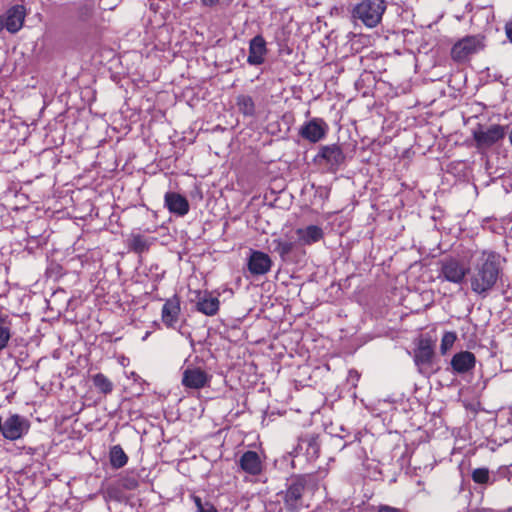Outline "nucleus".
Wrapping results in <instances>:
<instances>
[{"instance_id": "obj_1", "label": "nucleus", "mask_w": 512, "mask_h": 512, "mask_svg": "<svg viewBox=\"0 0 512 512\" xmlns=\"http://www.w3.org/2000/svg\"><path fill=\"white\" fill-rule=\"evenodd\" d=\"M500 272V256L495 252L482 251L469 267L471 290L485 297L497 283Z\"/></svg>"}, {"instance_id": "obj_2", "label": "nucleus", "mask_w": 512, "mask_h": 512, "mask_svg": "<svg viewBox=\"0 0 512 512\" xmlns=\"http://www.w3.org/2000/svg\"><path fill=\"white\" fill-rule=\"evenodd\" d=\"M316 486L314 476L299 474L291 476L286 483V490L282 492L285 508L291 512H297L304 507V497Z\"/></svg>"}, {"instance_id": "obj_3", "label": "nucleus", "mask_w": 512, "mask_h": 512, "mask_svg": "<svg viewBox=\"0 0 512 512\" xmlns=\"http://www.w3.org/2000/svg\"><path fill=\"white\" fill-rule=\"evenodd\" d=\"M385 10L386 2L384 0H362L354 6L352 17L366 27L374 28L381 22Z\"/></svg>"}, {"instance_id": "obj_4", "label": "nucleus", "mask_w": 512, "mask_h": 512, "mask_svg": "<svg viewBox=\"0 0 512 512\" xmlns=\"http://www.w3.org/2000/svg\"><path fill=\"white\" fill-rule=\"evenodd\" d=\"M437 278L444 282L460 285L468 275L469 266L461 259L453 256H446L438 262Z\"/></svg>"}, {"instance_id": "obj_5", "label": "nucleus", "mask_w": 512, "mask_h": 512, "mask_svg": "<svg viewBox=\"0 0 512 512\" xmlns=\"http://www.w3.org/2000/svg\"><path fill=\"white\" fill-rule=\"evenodd\" d=\"M506 130L507 126L500 124H492L489 126L478 124L477 127L472 130L475 148L479 151L490 149L504 139Z\"/></svg>"}, {"instance_id": "obj_6", "label": "nucleus", "mask_w": 512, "mask_h": 512, "mask_svg": "<svg viewBox=\"0 0 512 512\" xmlns=\"http://www.w3.org/2000/svg\"><path fill=\"white\" fill-rule=\"evenodd\" d=\"M345 160L346 156L337 144L321 146L314 159L317 164L324 165L330 173H336L345 163Z\"/></svg>"}, {"instance_id": "obj_7", "label": "nucleus", "mask_w": 512, "mask_h": 512, "mask_svg": "<svg viewBox=\"0 0 512 512\" xmlns=\"http://www.w3.org/2000/svg\"><path fill=\"white\" fill-rule=\"evenodd\" d=\"M31 423L23 415L10 414L3 422L2 437L9 441L22 439L29 433Z\"/></svg>"}, {"instance_id": "obj_8", "label": "nucleus", "mask_w": 512, "mask_h": 512, "mask_svg": "<svg viewBox=\"0 0 512 512\" xmlns=\"http://www.w3.org/2000/svg\"><path fill=\"white\" fill-rule=\"evenodd\" d=\"M483 48L482 38L479 36H466L453 45L451 57L456 62H465Z\"/></svg>"}, {"instance_id": "obj_9", "label": "nucleus", "mask_w": 512, "mask_h": 512, "mask_svg": "<svg viewBox=\"0 0 512 512\" xmlns=\"http://www.w3.org/2000/svg\"><path fill=\"white\" fill-rule=\"evenodd\" d=\"M25 17L26 9L23 5L10 7L5 15H0V32L6 29L12 34L17 33L23 27Z\"/></svg>"}, {"instance_id": "obj_10", "label": "nucleus", "mask_w": 512, "mask_h": 512, "mask_svg": "<svg viewBox=\"0 0 512 512\" xmlns=\"http://www.w3.org/2000/svg\"><path fill=\"white\" fill-rule=\"evenodd\" d=\"M327 131L328 125L322 118H313L300 127L299 135L311 143H317L326 136Z\"/></svg>"}, {"instance_id": "obj_11", "label": "nucleus", "mask_w": 512, "mask_h": 512, "mask_svg": "<svg viewBox=\"0 0 512 512\" xmlns=\"http://www.w3.org/2000/svg\"><path fill=\"white\" fill-rule=\"evenodd\" d=\"M212 376L200 367H187L182 373V385L190 389L209 386Z\"/></svg>"}, {"instance_id": "obj_12", "label": "nucleus", "mask_w": 512, "mask_h": 512, "mask_svg": "<svg viewBox=\"0 0 512 512\" xmlns=\"http://www.w3.org/2000/svg\"><path fill=\"white\" fill-rule=\"evenodd\" d=\"M434 350L428 342H421L414 351V362L420 373L426 374L434 372Z\"/></svg>"}, {"instance_id": "obj_13", "label": "nucleus", "mask_w": 512, "mask_h": 512, "mask_svg": "<svg viewBox=\"0 0 512 512\" xmlns=\"http://www.w3.org/2000/svg\"><path fill=\"white\" fill-rule=\"evenodd\" d=\"M239 471L249 475L258 476L263 472L264 464L256 451H245L238 460Z\"/></svg>"}, {"instance_id": "obj_14", "label": "nucleus", "mask_w": 512, "mask_h": 512, "mask_svg": "<svg viewBox=\"0 0 512 512\" xmlns=\"http://www.w3.org/2000/svg\"><path fill=\"white\" fill-rule=\"evenodd\" d=\"M268 53L267 43L262 35H256L249 41L247 63L259 66L265 62Z\"/></svg>"}, {"instance_id": "obj_15", "label": "nucleus", "mask_w": 512, "mask_h": 512, "mask_svg": "<svg viewBox=\"0 0 512 512\" xmlns=\"http://www.w3.org/2000/svg\"><path fill=\"white\" fill-rule=\"evenodd\" d=\"M247 266L252 275H265L271 270L272 260L268 254L262 251L251 250Z\"/></svg>"}, {"instance_id": "obj_16", "label": "nucleus", "mask_w": 512, "mask_h": 512, "mask_svg": "<svg viewBox=\"0 0 512 512\" xmlns=\"http://www.w3.org/2000/svg\"><path fill=\"white\" fill-rule=\"evenodd\" d=\"M180 298L177 295L167 299L162 307L161 319L167 328L175 329L180 317Z\"/></svg>"}, {"instance_id": "obj_17", "label": "nucleus", "mask_w": 512, "mask_h": 512, "mask_svg": "<svg viewBox=\"0 0 512 512\" xmlns=\"http://www.w3.org/2000/svg\"><path fill=\"white\" fill-rule=\"evenodd\" d=\"M196 310L207 316H214L218 313L220 301L207 291H195Z\"/></svg>"}, {"instance_id": "obj_18", "label": "nucleus", "mask_w": 512, "mask_h": 512, "mask_svg": "<svg viewBox=\"0 0 512 512\" xmlns=\"http://www.w3.org/2000/svg\"><path fill=\"white\" fill-rule=\"evenodd\" d=\"M164 205L170 213L177 216H185L189 212L188 200L177 192H166L164 196Z\"/></svg>"}, {"instance_id": "obj_19", "label": "nucleus", "mask_w": 512, "mask_h": 512, "mask_svg": "<svg viewBox=\"0 0 512 512\" xmlns=\"http://www.w3.org/2000/svg\"><path fill=\"white\" fill-rule=\"evenodd\" d=\"M476 357L470 351H460L451 359V367L455 374H464L474 369Z\"/></svg>"}, {"instance_id": "obj_20", "label": "nucleus", "mask_w": 512, "mask_h": 512, "mask_svg": "<svg viewBox=\"0 0 512 512\" xmlns=\"http://www.w3.org/2000/svg\"><path fill=\"white\" fill-rule=\"evenodd\" d=\"M296 235L298 237V242L301 245H312L316 242H319L324 237V231L320 226L317 225H308L303 228H298L296 230Z\"/></svg>"}, {"instance_id": "obj_21", "label": "nucleus", "mask_w": 512, "mask_h": 512, "mask_svg": "<svg viewBox=\"0 0 512 512\" xmlns=\"http://www.w3.org/2000/svg\"><path fill=\"white\" fill-rule=\"evenodd\" d=\"M298 449L305 450L307 460H316L320 454V443L318 437L311 436L307 438H301L299 440L297 448H295L291 454H293V456H297Z\"/></svg>"}, {"instance_id": "obj_22", "label": "nucleus", "mask_w": 512, "mask_h": 512, "mask_svg": "<svg viewBox=\"0 0 512 512\" xmlns=\"http://www.w3.org/2000/svg\"><path fill=\"white\" fill-rule=\"evenodd\" d=\"M12 319L0 310V351L3 350L12 336Z\"/></svg>"}, {"instance_id": "obj_23", "label": "nucleus", "mask_w": 512, "mask_h": 512, "mask_svg": "<svg viewBox=\"0 0 512 512\" xmlns=\"http://www.w3.org/2000/svg\"><path fill=\"white\" fill-rule=\"evenodd\" d=\"M274 252L278 253L281 260L286 262L290 260V255L294 250L296 243L292 241L282 240V239H274L272 241Z\"/></svg>"}, {"instance_id": "obj_24", "label": "nucleus", "mask_w": 512, "mask_h": 512, "mask_svg": "<svg viewBox=\"0 0 512 512\" xmlns=\"http://www.w3.org/2000/svg\"><path fill=\"white\" fill-rule=\"evenodd\" d=\"M110 464L115 469L124 467L128 462V456L120 445H114L109 452Z\"/></svg>"}, {"instance_id": "obj_25", "label": "nucleus", "mask_w": 512, "mask_h": 512, "mask_svg": "<svg viewBox=\"0 0 512 512\" xmlns=\"http://www.w3.org/2000/svg\"><path fill=\"white\" fill-rule=\"evenodd\" d=\"M150 247V241L140 234H132L128 239L129 250L142 254L146 252Z\"/></svg>"}, {"instance_id": "obj_26", "label": "nucleus", "mask_w": 512, "mask_h": 512, "mask_svg": "<svg viewBox=\"0 0 512 512\" xmlns=\"http://www.w3.org/2000/svg\"><path fill=\"white\" fill-rule=\"evenodd\" d=\"M236 104L244 116L252 117L255 115V103L251 96L239 95L236 99Z\"/></svg>"}, {"instance_id": "obj_27", "label": "nucleus", "mask_w": 512, "mask_h": 512, "mask_svg": "<svg viewBox=\"0 0 512 512\" xmlns=\"http://www.w3.org/2000/svg\"><path fill=\"white\" fill-rule=\"evenodd\" d=\"M92 382L95 388L105 395L110 394L113 391V383L102 373L95 374L92 377Z\"/></svg>"}, {"instance_id": "obj_28", "label": "nucleus", "mask_w": 512, "mask_h": 512, "mask_svg": "<svg viewBox=\"0 0 512 512\" xmlns=\"http://www.w3.org/2000/svg\"><path fill=\"white\" fill-rule=\"evenodd\" d=\"M471 478L476 484L491 485L495 478L490 475V471L486 467L476 468L471 473Z\"/></svg>"}, {"instance_id": "obj_29", "label": "nucleus", "mask_w": 512, "mask_h": 512, "mask_svg": "<svg viewBox=\"0 0 512 512\" xmlns=\"http://www.w3.org/2000/svg\"><path fill=\"white\" fill-rule=\"evenodd\" d=\"M337 436L340 439L344 440V444H343L342 448H345L346 446L351 445L355 442H360V440H361V432L360 431L355 430L353 432H350L342 426L340 427V433L337 434Z\"/></svg>"}, {"instance_id": "obj_30", "label": "nucleus", "mask_w": 512, "mask_h": 512, "mask_svg": "<svg viewBox=\"0 0 512 512\" xmlns=\"http://www.w3.org/2000/svg\"><path fill=\"white\" fill-rule=\"evenodd\" d=\"M457 334L453 331H447L443 334L440 344V352L445 355L454 345Z\"/></svg>"}, {"instance_id": "obj_31", "label": "nucleus", "mask_w": 512, "mask_h": 512, "mask_svg": "<svg viewBox=\"0 0 512 512\" xmlns=\"http://www.w3.org/2000/svg\"><path fill=\"white\" fill-rule=\"evenodd\" d=\"M197 512H217L215 506L209 501H203L199 496H192Z\"/></svg>"}, {"instance_id": "obj_32", "label": "nucleus", "mask_w": 512, "mask_h": 512, "mask_svg": "<svg viewBox=\"0 0 512 512\" xmlns=\"http://www.w3.org/2000/svg\"><path fill=\"white\" fill-rule=\"evenodd\" d=\"M377 512H408V511L405 509L390 506L387 504H380L377 508Z\"/></svg>"}, {"instance_id": "obj_33", "label": "nucleus", "mask_w": 512, "mask_h": 512, "mask_svg": "<svg viewBox=\"0 0 512 512\" xmlns=\"http://www.w3.org/2000/svg\"><path fill=\"white\" fill-rule=\"evenodd\" d=\"M505 33L509 41L512 43V19L505 24Z\"/></svg>"}, {"instance_id": "obj_34", "label": "nucleus", "mask_w": 512, "mask_h": 512, "mask_svg": "<svg viewBox=\"0 0 512 512\" xmlns=\"http://www.w3.org/2000/svg\"><path fill=\"white\" fill-rule=\"evenodd\" d=\"M220 0H201V4L205 7H213L219 3Z\"/></svg>"}, {"instance_id": "obj_35", "label": "nucleus", "mask_w": 512, "mask_h": 512, "mask_svg": "<svg viewBox=\"0 0 512 512\" xmlns=\"http://www.w3.org/2000/svg\"><path fill=\"white\" fill-rule=\"evenodd\" d=\"M3 422H4V420H3L2 416L0 415V435H2Z\"/></svg>"}, {"instance_id": "obj_36", "label": "nucleus", "mask_w": 512, "mask_h": 512, "mask_svg": "<svg viewBox=\"0 0 512 512\" xmlns=\"http://www.w3.org/2000/svg\"><path fill=\"white\" fill-rule=\"evenodd\" d=\"M113 8H114V6H110V7H108L107 9H110V10H112Z\"/></svg>"}]
</instances>
